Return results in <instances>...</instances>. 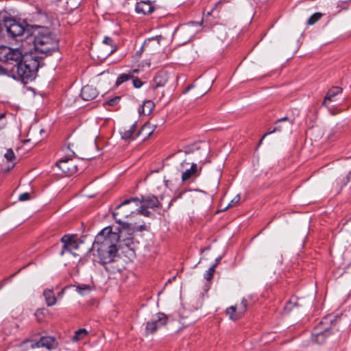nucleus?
<instances>
[{
    "mask_svg": "<svg viewBox=\"0 0 351 351\" xmlns=\"http://www.w3.org/2000/svg\"><path fill=\"white\" fill-rule=\"evenodd\" d=\"M119 239V234L112 232L110 226L104 228L95 237L91 250L97 252L102 264L114 261L118 252L117 244Z\"/></svg>",
    "mask_w": 351,
    "mask_h": 351,
    "instance_id": "1",
    "label": "nucleus"
},
{
    "mask_svg": "<svg viewBox=\"0 0 351 351\" xmlns=\"http://www.w3.org/2000/svg\"><path fill=\"white\" fill-rule=\"evenodd\" d=\"M27 36L33 38L35 50L41 53H49L56 51L58 47V41L53 36L50 30L43 26L33 25L27 29Z\"/></svg>",
    "mask_w": 351,
    "mask_h": 351,
    "instance_id": "2",
    "label": "nucleus"
},
{
    "mask_svg": "<svg viewBox=\"0 0 351 351\" xmlns=\"http://www.w3.org/2000/svg\"><path fill=\"white\" fill-rule=\"evenodd\" d=\"M40 66V59L33 53L25 54L20 62L15 64L18 77L23 81H32L36 76Z\"/></svg>",
    "mask_w": 351,
    "mask_h": 351,
    "instance_id": "3",
    "label": "nucleus"
},
{
    "mask_svg": "<svg viewBox=\"0 0 351 351\" xmlns=\"http://www.w3.org/2000/svg\"><path fill=\"white\" fill-rule=\"evenodd\" d=\"M139 198L132 197L124 200L119 204L112 213L116 222L122 226L123 228H129L130 224L123 221V219L127 218L135 213L138 205Z\"/></svg>",
    "mask_w": 351,
    "mask_h": 351,
    "instance_id": "4",
    "label": "nucleus"
},
{
    "mask_svg": "<svg viewBox=\"0 0 351 351\" xmlns=\"http://www.w3.org/2000/svg\"><path fill=\"white\" fill-rule=\"evenodd\" d=\"M3 26L8 36L12 38H16L23 36L24 34H27V29L32 25H24L23 23L17 21L13 19H6L3 21Z\"/></svg>",
    "mask_w": 351,
    "mask_h": 351,
    "instance_id": "5",
    "label": "nucleus"
},
{
    "mask_svg": "<svg viewBox=\"0 0 351 351\" xmlns=\"http://www.w3.org/2000/svg\"><path fill=\"white\" fill-rule=\"evenodd\" d=\"M23 57V51L19 48L13 49L5 46L0 47V61L1 62L17 64Z\"/></svg>",
    "mask_w": 351,
    "mask_h": 351,
    "instance_id": "6",
    "label": "nucleus"
},
{
    "mask_svg": "<svg viewBox=\"0 0 351 351\" xmlns=\"http://www.w3.org/2000/svg\"><path fill=\"white\" fill-rule=\"evenodd\" d=\"M58 346L57 341L55 338L51 337H43L38 341L32 340H26L20 344L21 347H25V349L28 348H46L48 350H52L56 348Z\"/></svg>",
    "mask_w": 351,
    "mask_h": 351,
    "instance_id": "7",
    "label": "nucleus"
},
{
    "mask_svg": "<svg viewBox=\"0 0 351 351\" xmlns=\"http://www.w3.org/2000/svg\"><path fill=\"white\" fill-rule=\"evenodd\" d=\"M184 153L186 155H191L188 158V160H193L203 162L205 160V157L207 155L208 151L207 149H201L197 145H192L190 147H186L184 150Z\"/></svg>",
    "mask_w": 351,
    "mask_h": 351,
    "instance_id": "8",
    "label": "nucleus"
},
{
    "mask_svg": "<svg viewBox=\"0 0 351 351\" xmlns=\"http://www.w3.org/2000/svg\"><path fill=\"white\" fill-rule=\"evenodd\" d=\"M167 321V317L164 313H159L154 316L151 321L147 322L145 330L147 334H153L157 329L164 326Z\"/></svg>",
    "mask_w": 351,
    "mask_h": 351,
    "instance_id": "9",
    "label": "nucleus"
},
{
    "mask_svg": "<svg viewBox=\"0 0 351 351\" xmlns=\"http://www.w3.org/2000/svg\"><path fill=\"white\" fill-rule=\"evenodd\" d=\"M247 310V300L243 299L239 304L232 306L226 309V314L232 320H237L242 317Z\"/></svg>",
    "mask_w": 351,
    "mask_h": 351,
    "instance_id": "10",
    "label": "nucleus"
},
{
    "mask_svg": "<svg viewBox=\"0 0 351 351\" xmlns=\"http://www.w3.org/2000/svg\"><path fill=\"white\" fill-rule=\"evenodd\" d=\"M57 166L62 171L66 176H70L75 173L77 171V165L71 158L60 160L57 162Z\"/></svg>",
    "mask_w": 351,
    "mask_h": 351,
    "instance_id": "11",
    "label": "nucleus"
},
{
    "mask_svg": "<svg viewBox=\"0 0 351 351\" xmlns=\"http://www.w3.org/2000/svg\"><path fill=\"white\" fill-rule=\"evenodd\" d=\"M61 242L63 243L61 255L64 254V251L71 252L73 250H77L79 247V243L75 235L65 234L62 237Z\"/></svg>",
    "mask_w": 351,
    "mask_h": 351,
    "instance_id": "12",
    "label": "nucleus"
},
{
    "mask_svg": "<svg viewBox=\"0 0 351 351\" xmlns=\"http://www.w3.org/2000/svg\"><path fill=\"white\" fill-rule=\"evenodd\" d=\"M343 89L339 86H334L329 89L324 99L322 105L327 107L329 110L334 107L331 103L336 101V97L342 93Z\"/></svg>",
    "mask_w": 351,
    "mask_h": 351,
    "instance_id": "13",
    "label": "nucleus"
},
{
    "mask_svg": "<svg viewBox=\"0 0 351 351\" xmlns=\"http://www.w3.org/2000/svg\"><path fill=\"white\" fill-rule=\"evenodd\" d=\"M201 170L202 167L198 168L197 164L195 162H192L191 167L182 172V181L186 182L189 180L195 179L200 175Z\"/></svg>",
    "mask_w": 351,
    "mask_h": 351,
    "instance_id": "14",
    "label": "nucleus"
},
{
    "mask_svg": "<svg viewBox=\"0 0 351 351\" xmlns=\"http://www.w3.org/2000/svg\"><path fill=\"white\" fill-rule=\"evenodd\" d=\"M98 95L97 90L93 86H84L81 90V97L85 101H90Z\"/></svg>",
    "mask_w": 351,
    "mask_h": 351,
    "instance_id": "15",
    "label": "nucleus"
},
{
    "mask_svg": "<svg viewBox=\"0 0 351 351\" xmlns=\"http://www.w3.org/2000/svg\"><path fill=\"white\" fill-rule=\"evenodd\" d=\"M154 7L149 1H141L136 3V11L138 13L148 14L153 12Z\"/></svg>",
    "mask_w": 351,
    "mask_h": 351,
    "instance_id": "16",
    "label": "nucleus"
},
{
    "mask_svg": "<svg viewBox=\"0 0 351 351\" xmlns=\"http://www.w3.org/2000/svg\"><path fill=\"white\" fill-rule=\"evenodd\" d=\"M136 130V123H134L131 125L125 126L120 130V134L121 138L124 140L134 139L133 134Z\"/></svg>",
    "mask_w": 351,
    "mask_h": 351,
    "instance_id": "17",
    "label": "nucleus"
},
{
    "mask_svg": "<svg viewBox=\"0 0 351 351\" xmlns=\"http://www.w3.org/2000/svg\"><path fill=\"white\" fill-rule=\"evenodd\" d=\"M168 81V75L165 72L158 73L154 78V88L164 86Z\"/></svg>",
    "mask_w": 351,
    "mask_h": 351,
    "instance_id": "18",
    "label": "nucleus"
},
{
    "mask_svg": "<svg viewBox=\"0 0 351 351\" xmlns=\"http://www.w3.org/2000/svg\"><path fill=\"white\" fill-rule=\"evenodd\" d=\"M145 204L149 208H156L159 206V201L158 198L154 195H149L147 197H142L138 203Z\"/></svg>",
    "mask_w": 351,
    "mask_h": 351,
    "instance_id": "19",
    "label": "nucleus"
},
{
    "mask_svg": "<svg viewBox=\"0 0 351 351\" xmlns=\"http://www.w3.org/2000/svg\"><path fill=\"white\" fill-rule=\"evenodd\" d=\"M283 121H287L289 123V125H291L293 124V121L289 119L287 117H285L283 118H281L278 120L276 121V126L274 127V128L273 129V130L270 131V132H268L267 133H265L263 136L261 138V139L259 141V144H261L262 143V141H263L264 138L270 134H272L274 132H280L282 130V128L280 125H278V124L281 122H283Z\"/></svg>",
    "mask_w": 351,
    "mask_h": 351,
    "instance_id": "20",
    "label": "nucleus"
},
{
    "mask_svg": "<svg viewBox=\"0 0 351 351\" xmlns=\"http://www.w3.org/2000/svg\"><path fill=\"white\" fill-rule=\"evenodd\" d=\"M43 295L45 297L46 304L48 306H51L56 304L57 300L52 290H45L43 292Z\"/></svg>",
    "mask_w": 351,
    "mask_h": 351,
    "instance_id": "21",
    "label": "nucleus"
},
{
    "mask_svg": "<svg viewBox=\"0 0 351 351\" xmlns=\"http://www.w3.org/2000/svg\"><path fill=\"white\" fill-rule=\"evenodd\" d=\"M154 108V104L152 101L147 100L143 104V105L138 109V112L140 114L148 115L151 113Z\"/></svg>",
    "mask_w": 351,
    "mask_h": 351,
    "instance_id": "22",
    "label": "nucleus"
},
{
    "mask_svg": "<svg viewBox=\"0 0 351 351\" xmlns=\"http://www.w3.org/2000/svg\"><path fill=\"white\" fill-rule=\"evenodd\" d=\"M195 25H199L198 23L196 22H191L186 25H184L180 27V32L183 33H189V40L193 37L195 31L193 30V27Z\"/></svg>",
    "mask_w": 351,
    "mask_h": 351,
    "instance_id": "23",
    "label": "nucleus"
},
{
    "mask_svg": "<svg viewBox=\"0 0 351 351\" xmlns=\"http://www.w3.org/2000/svg\"><path fill=\"white\" fill-rule=\"evenodd\" d=\"M328 331H322L314 332L312 336V340L317 343H323L325 341V339L327 336Z\"/></svg>",
    "mask_w": 351,
    "mask_h": 351,
    "instance_id": "24",
    "label": "nucleus"
},
{
    "mask_svg": "<svg viewBox=\"0 0 351 351\" xmlns=\"http://www.w3.org/2000/svg\"><path fill=\"white\" fill-rule=\"evenodd\" d=\"M90 289V287L87 285L81 284L76 286V291L82 295H84L89 293Z\"/></svg>",
    "mask_w": 351,
    "mask_h": 351,
    "instance_id": "25",
    "label": "nucleus"
},
{
    "mask_svg": "<svg viewBox=\"0 0 351 351\" xmlns=\"http://www.w3.org/2000/svg\"><path fill=\"white\" fill-rule=\"evenodd\" d=\"M133 78V76L131 75V73H123V74H121L117 81H116V86H119L121 85L122 83L129 80L130 79H132Z\"/></svg>",
    "mask_w": 351,
    "mask_h": 351,
    "instance_id": "26",
    "label": "nucleus"
},
{
    "mask_svg": "<svg viewBox=\"0 0 351 351\" xmlns=\"http://www.w3.org/2000/svg\"><path fill=\"white\" fill-rule=\"evenodd\" d=\"M87 331L84 328H80L75 332V335L73 337V341H77L82 339H83L86 335Z\"/></svg>",
    "mask_w": 351,
    "mask_h": 351,
    "instance_id": "27",
    "label": "nucleus"
},
{
    "mask_svg": "<svg viewBox=\"0 0 351 351\" xmlns=\"http://www.w3.org/2000/svg\"><path fill=\"white\" fill-rule=\"evenodd\" d=\"M217 263L213 264L205 273L204 278L206 280L210 281L213 278L214 273L215 271V267Z\"/></svg>",
    "mask_w": 351,
    "mask_h": 351,
    "instance_id": "28",
    "label": "nucleus"
},
{
    "mask_svg": "<svg viewBox=\"0 0 351 351\" xmlns=\"http://www.w3.org/2000/svg\"><path fill=\"white\" fill-rule=\"evenodd\" d=\"M153 132V127H152L149 124H145L143 126L141 130L139 132L138 134H145L147 135V137H149L151 136Z\"/></svg>",
    "mask_w": 351,
    "mask_h": 351,
    "instance_id": "29",
    "label": "nucleus"
},
{
    "mask_svg": "<svg viewBox=\"0 0 351 351\" xmlns=\"http://www.w3.org/2000/svg\"><path fill=\"white\" fill-rule=\"evenodd\" d=\"M322 16V14L320 12H316L311 15L308 19L307 23L309 25H312L317 22Z\"/></svg>",
    "mask_w": 351,
    "mask_h": 351,
    "instance_id": "30",
    "label": "nucleus"
},
{
    "mask_svg": "<svg viewBox=\"0 0 351 351\" xmlns=\"http://www.w3.org/2000/svg\"><path fill=\"white\" fill-rule=\"evenodd\" d=\"M103 43L104 44L111 47V49L110 50V51L108 53L109 55L112 53L114 51H116L117 47L115 45H114L113 41H112L111 38L108 37V36L105 37L104 40H103Z\"/></svg>",
    "mask_w": 351,
    "mask_h": 351,
    "instance_id": "31",
    "label": "nucleus"
},
{
    "mask_svg": "<svg viewBox=\"0 0 351 351\" xmlns=\"http://www.w3.org/2000/svg\"><path fill=\"white\" fill-rule=\"evenodd\" d=\"M4 157L8 162H13L16 159L15 154L12 149H8L4 154Z\"/></svg>",
    "mask_w": 351,
    "mask_h": 351,
    "instance_id": "32",
    "label": "nucleus"
},
{
    "mask_svg": "<svg viewBox=\"0 0 351 351\" xmlns=\"http://www.w3.org/2000/svg\"><path fill=\"white\" fill-rule=\"evenodd\" d=\"M147 206L145 204H142L140 209H136L138 214L143 215L146 217H149L151 215V212L147 210Z\"/></svg>",
    "mask_w": 351,
    "mask_h": 351,
    "instance_id": "33",
    "label": "nucleus"
},
{
    "mask_svg": "<svg viewBox=\"0 0 351 351\" xmlns=\"http://www.w3.org/2000/svg\"><path fill=\"white\" fill-rule=\"evenodd\" d=\"M120 99H121V97L117 96V97H114L108 100L106 102V104L109 106H115L119 102Z\"/></svg>",
    "mask_w": 351,
    "mask_h": 351,
    "instance_id": "34",
    "label": "nucleus"
},
{
    "mask_svg": "<svg viewBox=\"0 0 351 351\" xmlns=\"http://www.w3.org/2000/svg\"><path fill=\"white\" fill-rule=\"evenodd\" d=\"M239 200H240V195H237L231 200V202L228 204V205L225 208V209H227L228 208L234 206V205H236L239 202Z\"/></svg>",
    "mask_w": 351,
    "mask_h": 351,
    "instance_id": "35",
    "label": "nucleus"
},
{
    "mask_svg": "<svg viewBox=\"0 0 351 351\" xmlns=\"http://www.w3.org/2000/svg\"><path fill=\"white\" fill-rule=\"evenodd\" d=\"M30 199H31L30 193H27V192L21 193L19 197V200L21 202L27 201Z\"/></svg>",
    "mask_w": 351,
    "mask_h": 351,
    "instance_id": "36",
    "label": "nucleus"
},
{
    "mask_svg": "<svg viewBox=\"0 0 351 351\" xmlns=\"http://www.w3.org/2000/svg\"><path fill=\"white\" fill-rule=\"evenodd\" d=\"M132 82L134 86L137 88L141 87L143 85V82H141V80L137 77L133 78Z\"/></svg>",
    "mask_w": 351,
    "mask_h": 351,
    "instance_id": "37",
    "label": "nucleus"
},
{
    "mask_svg": "<svg viewBox=\"0 0 351 351\" xmlns=\"http://www.w3.org/2000/svg\"><path fill=\"white\" fill-rule=\"evenodd\" d=\"M293 303L289 300V302H287V304H285V310L289 312L292 310L293 308Z\"/></svg>",
    "mask_w": 351,
    "mask_h": 351,
    "instance_id": "38",
    "label": "nucleus"
},
{
    "mask_svg": "<svg viewBox=\"0 0 351 351\" xmlns=\"http://www.w3.org/2000/svg\"><path fill=\"white\" fill-rule=\"evenodd\" d=\"M123 241V244L128 247H131V245L133 243L132 239L131 238H127Z\"/></svg>",
    "mask_w": 351,
    "mask_h": 351,
    "instance_id": "39",
    "label": "nucleus"
},
{
    "mask_svg": "<svg viewBox=\"0 0 351 351\" xmlns=\"http://www.w3.org/2000/svg\"><path fill=\"white\" fill-rule=\"evenodd\" d=\"M3 30H5L3 22H0V36L2 34Z\"/></svg>",
    "mask_w": 351,
    "mask_h": 351,
    "instance_id": "40",
    "label": "nucleus"
},
{
    "mask_svg": "<svg viewBox=\"0 0 351 351\" xmlns=\"http://www.w3.org/2000/svg\"><path fill=\"white\" fill-rule=\"evenodd\" d=\"M144 230H145V225L140 226L138 228H135L134 229V230H141V231Z\"/></svg>",
    "mask_w": 351,
    "mask_h": 351,
    "instance_id": "41",
    "label": "nucleus"
},
{
    "mask_svg": "<svg viewBox=\"0 0 351 351\" xmlns=\"http://www.w3.org/2000/svg\"><path fill=\"white\" fill-rule=\"evenodd\" d=\"M217 37L220 39V40H223L226 38V33L224 32L223 34H221V35H217Z\"/></svg>",
    "mask_w": 351,
    "mask_h": 351,
    "instance_id": "42",
    "label": "nucleus"
},
{
    "mask_svg": "<svg viewBox=\"0 0 351 351\" xmlns=\"http://www.w3.org/2000/svg\"><path fill=\"white\" fill-rule=\"evenodd\" d=\"M138 72V69H134L131 71L129 73H131V75L133 76L134 73H137Z\"/></svg>",
    "mask_w": 351,
    "mask_h": 351,
    "instance_id": "43",
    "label": "nucleus"
},
{
    "mask_svg": "<svg viewBox=\"0 0 351 351\" xmlns=\"http://www.w3.org/2000/svg\"><path fill=\"white\" fill-rule=\"evenodd\" d=\"M5 113H1L0 114V121L3 120L5 119Z\"/></svg>",
    "mask_w": 351,
    "mask_h": 351,
    "instance_id": "44",
    "label": "nucleus"
},
{
    "mask_svg": "<svg viewBox=\"0 0 351 351\" xmlns=\"http://www.w3.org/2000/svg\"><path fill=\"white\" fill-rule=\"evenodd\" d=\"M5 73V71L4 70V69L0 66V75L4 74Z\"/></svg>",
    "mask_w": 351,
    "mask_h": 351,
    "instance_id": "45",
    "label": "nucleus"
},
{
    "mask_svg": "<svg viewBox=\"0 0 351 351\" xmlns=\"http://www.w3.org/2000/svg\"><path fill=\"white\" fill-rule=\"evenodd\" d=\"M193 87V85H190L188 86L185 90V93L188 92L189 90H191Z\"/></svg>",
    "mask_w": 351,
    "mask_h": 351,
    "instance_id": "46",
    "label": "nucleus"
},
{
    "mask_svg": "<svg viewBox=\"0 0 351 351\" xmlns=\"http://www.w3.org/2000/svg\"><path fill=\"white\" fill-rule=\"evenodd\" d=\"M5 280H3L2 282H0V289H2V287H3L4 284H5Z\"/></svg>",
    "mask_w": 351,
    "mask_h": 351,
    "instance_id": "47",
    "label": "nucleus"
},
{
    "mask_svg": "<svg viewBox=\"0 0 351 351\" xmlns=\"http://www.w3.org/2000/svg\"><path fill=\"white\" fill-rule=\"evenodd\" d=\"M219 30H222V31H223V30H224V28H223V27H217V28H216V30H215V31H219Z\"/></svg>",
    "mask_w": 351,
    "mask_h": 351,
    "instance_id": "48",
    "label": "nucleus"
},
{
    "mask_svg": "<svg viewBox=\"0 0 351 351\" xmlns=\"http://www.w3.org/2000/svg\"><path fill=\"white\" fill-rule=\"evenodd\" d=\"M219 261H220V258H217L216 261H215V263L218 264L219 263Z\"/></svg>",
    "mask_w": 351,
    "mask_h": 351,
    "instance_id": "49",
    "label": "nucleus"
},
{
    "mask_svg": "<svg viewBox=\"0 0 351 351\" xmlns=\"http://www.w3.org/2000/svg\"><path fill=\"white\" fill-rule=\"evenodd\" d=\"M5 125V123H2L1 125H0V128H3L4 127V125Z\"/></svg>",
    "mask_w": 351,
    "mask_h": 351,
    "instance_id": "50",
    "label": "nucleus"
},
{
    "mask_svg": "<svg viewBox=\"0 0 351 351\" xmlns=\"http://www.w3.org/2000/svg\"><path fill=\"white\" fill-rule=\"evenodd\" d=\"M185 162H186V160H184V161L181 164L182 167H184V163H185Z\"/></svg>",
    "mask_w": 351,
    "mask_h": 351,
    "instance_id": "51",
    "label": "nucleus"
},
{
    "mask_svg": "<svg viewBox=\"0 0 351 351\" xmlns=\"http://www.w3.org/2000/svg\"><path fill=\"white\" fill-rule=\"evenodd\" d=\"M63 294V291H62L60 293H59V295H62Z\"/></svg>",
    "mask_w": 351,
    "mask_h": 351,
    "instance_id": "52",
    "label": "nucleus"
},
{
    "mask_svg": "<svg viewBox=\"0 0 351 351\" xmlns=\"http://www.w3.org/2000/svg\"><path fill=\"white\" fill-rule=\"evenodd\" d=\"M38 311H36V312L35 313V315H36V316H37V315H38Z\"/></svg>",
    "mask_w": 351,
    "mask_h": 351,
    "instance_id": "53",
    "label": "nucleus"
}]
</instances>
